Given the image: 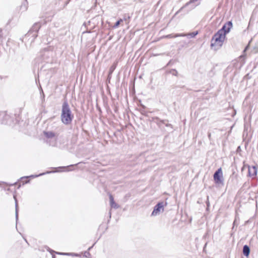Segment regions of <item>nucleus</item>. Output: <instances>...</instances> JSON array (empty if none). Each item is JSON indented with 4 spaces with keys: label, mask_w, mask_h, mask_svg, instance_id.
I'll use <instances>...</instances> for the list:
<instances>
[{
    "label": "nucleus",
    "mask_w": 258,
    "mask_h": 258,
    "mask_svg": "<svg viewBox=\"0 0 258 258\" xmlns=\"http://www.w3.org/2000/svg\"><path fill=\"white\" fill-rule=\"evenodd\" d=\"M249 252H250V249H249V247L246 245H244L243 246V254L244 255H245L246 256H248L249 254Z\"/></svg>",
    "instance_id": "6e6552de"
},
{
    "label": "nucleus",
    "mask_w": 258,
    "mask_h": 258,
    "mask_svg": "<svg viewBox=\"0 0 258 258\" xmlns=\"http://www.w3.org/2000/svg\"><path fill=\"white\" fill-rule=\"evenodd\" d=\"M164 211V206L163 203H158L154 208L152 213V216H155L159 215L160 213Z\"/></svg>",
    "instance_id": "20e7f679"
},
{
    "label": "nucleus",
    "mask_w": 258,
    "mask_h": 258,
    "mask_svg": "<svg viewBox=\"0 0 258 258\" xmlns=\"http://www.w3.org/2000/svg\"><path fill=\"white\" fill-rule=\"evenodd\" d=\"M214 180L217 184H222L223 177L222 169L220 168L214 174Z\"/></svg>",
    "instance_id": "7ed1b4c3"
},
{
    "label": "nucleus",
    "mask_w": 258,
    "mask_h": 258,
    "mask_svg": "<svg viewBox=\"0 0 258 258\" xmlns=\"http://www.w3.org/2000/svg\"><path fill=\"white\" fill-rule=\"evenodd\" d=\"M45 135L48 138H52L54 136V134L52 132L46 133Z\"/></svg>",
    "instance_id": "1a4fd4ad"
},
{
    "label": "nucleus",
    "mask_w": 258,
    "mask_h": 258,
    "mask_svg": "<svg viewBox=\"0 0 258 258\" xmlns=\"http://www.w3.org/2000/svg\"><path fill=\"white\" fill-rule=\"evenodd\" d=\"M232 26L233 25L232 22L231 21H229L226 23L219 30H222V33H224L226 36V34L230 32L231 29L232 28Z\"/></svg>",
    "instance_id": "39448f33"
},
{
    "label": "nucleus",
    "mask_w": 258,
    "mask_h": 258,
    "mask_svg": "<svg viewBox=\"0 0 258 258\" xmlns=\"http://www.w3.org/2000/svg\"><path fill=\"white\" fill-rule=\"evenodd\" d=\"M109 200H110V206L111 207V208H118L117 205L114 202L113 197L111 195H110V196H109Z\"/></svg>",
    "instance_id": "0eeeda50"
},
{
    "label": "nucleus",
    "mask_w": 258,
    "mask_h": 258,
    "mask_svg": "<svg viewBox=\"0 0 258 258\" xmlns=\"http://www.w3.org/2000/svg\"><path fill=\"white\" fill-rule=\"evenodd\" d=\"M121 22H122V19H120L119 21H118L114 25V27H117L119 26L120 23Z\"/></svg>",
    "instance_id": "9d476101"
},
{
    "label": "nucleus",
    "mask_w": 258,
    "mask_h": 258,
    "mask_svg": "<svg viewBox=\"0 0 258 258\" xmlns=\"http://www.w3.org/2000/svg\"><path fill=\"white\" fill-rule=\"evenodd\" d=\"M225 39V35L222 33V30H219L212 38L211 44L212 48L215 50L220 48L223 45Z\"/></svg>",
    "instance_id": "f257e3e1"
},
{
    "label": "nucleus",
    "mask_w": 258,
    "mask_h": 258,
    "mask_svg": "<svg viewBox=\"0 0 258 258\" xmlns=\"http://www.w3.org/2000/svg\"><path fill=\"white\" fill-rule=\"evenodd\" d=\"M198 0H190L188 3H187L186 5H188L190 3H195L196 2V1H197Z\"/></svg>",
    "instance_id": "f8f14e48"
},
{
    "label": "nucleus",
    "mask_w": 258,
    "mask_h": 258,
    "mask_svg": "<svg viewBox=\"0 0 258 258\" xmlns=\"http://www.w3.org/2000/svg\"><path fill=\"white\" fill-rule=\"evenodd\" d=\"M38 175H35V176H31V177H37Z\"/></svg>",
    "instance_id": "2eb2a0df"
},
{
    "label": "nucleus",
    "mask_w": 258,
    "mask_h": 258,
    "mask_svg": "<svg viewBox=\"0 0 258 258\" xmlns=\"http://www.w3.org/2000/svg\"><path fill=\"white\" fill-rule=\"evenodd\" d=\"M249 174L251 176H255L256 175V168L255 166H253L249 167L248 169Z\"/></svg>",
    "instance_id": "423d86ee"
},
{
    "label": "nucleus",
    "mask_w": 258,
    "mask_h": 258,
    "mask_svg": "<svg viewBox=\"0 0 258 258\" xmlns=\"http://www.w3.org/2000/svg\"><path fill=\"white\" fill-rule=\"evenodd\" d=\"M198 34L197 32L196 33H192L191 34H190V35H191V37H195L197 34Z\"/></svg>",
    "instance_id": "ddd939ff"
},
{
    "label": "nucleus",
    "mask_w": 258,
    "mask_h": 258,
    "mask_svg": "<svg viewBox=\"0 0 258 258\" xmlns=\"http://www.w3.org/2000/svg\"><path fill=\"white\" fill-rule=\"evenodd\" d=\"M73 117L68 104L67 103H64L61 114L62 122L66 124H69L72 122Z\"/></svg>",
    "instance_id": "f03ea898"
},
{
    "label": "nucleus",
    "mask_w": 258,
    "mask_h": 258,
    "mask_svg": "<svg viewBox=\"0 0 258 258\" xmlns=\"http://www.w3.org/2000/svg\"><path fill=\"white\" fill-rule=\"evenodd\" d=\"M62 254H64V255H72L73 254H71V253H61Z\"/></svg>",
    "instance_id": "4468645a"
},
{
    "label": "nucleus",
    "mask_w": 258,
    "mask_h": 258,
    "mask_svg": "<svg viewBox=\"0 0 258 258\" xmlns=\"http://www.w3.org/2000/svg\"><path fill=\"white\" fill-rule=\"evenodd\" d=\"M16 218H18V204L17 201H16Z\"/></svg>",
    "instance_id": "9b49d317"
}]
</instances>
